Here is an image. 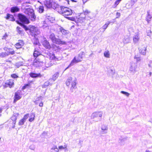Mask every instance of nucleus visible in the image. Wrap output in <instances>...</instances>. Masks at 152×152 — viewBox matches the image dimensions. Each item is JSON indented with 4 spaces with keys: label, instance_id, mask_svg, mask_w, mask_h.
I'll use <instances>...</instances> for the list:
<instances>
[{
    "label": "nucleus",
    "instance_id": "1",
    "mask_svg": "<svg viewBox=\"0 0 152 152\" xmlns=\"http://www.w3.org/2000/svg\"><path fill=\"white\" fill-rule=\"evenodd\" d=\"M141 58H133V61L130 63V66L129 68L130 72L134 74L138 70L137 64L141 61Z\"/></svg>",
    "mask_w": 152,
    "mask_h": 152
},
{
    "label": "nucleus",
    "instance_id": "2",
    "mask_svg": "<svg viewBox=\"0 0 152 152\" xmlns=\"http://www.w3.org/2000/svg\"><path fill=\"white\" fill-rule=\"evenodd\" d=\"M103 113L102 111L95 112L93 113L91 115V118L93 119L96 122L101 121Z\"/></svg>",
    "mask_w": 152,
    "mask_h": 152
},
{
    "label": "nucleus",
    "instance_id": "3",
    "mask_svg": "<svg viewBox=\"0 0 152 152\" xmlns=\"http://www.w3.org/2000/svg\"><path fill=\"white\" fill-rule=\"evenodd\" d=\"M60 9V12L64 16L71 15L72 13V10L69 8L61 6Z\"/></svg>",
    "mask_w": 152,
    "mask_h": 152
},
{
    "label": "nucleus",
    "instance_id": "4",
    "mask_svg": "<svg viewBox=\"0 0 152 152\" xmlns=\"http://www.w3.org/2000/svg\"><path fill=\"white\" fill-rule=\"evenodd\" d=\"M22 91L20 89V88L19 90L15 93L13 101V103H15L18 100L21 98L22 95H23Z\"/></svg>",
    "mask_w": 152,
    "mask_h": 152
},
{
    "label": "nucleus",
    "instance_id": "5",
    "mask_svg": "<svg viewBox=\"0 0 152 152\" xmlns=\"http://www.w3.org/2000/svg\"><path fill=\"white\" fill-rule=\"evenodd\" d=\"M82 58H74L69 64L64 69V72L71 66H73L75 64L81 61L82 60Z\"/></svg>",
    "mask_w": 152,
    "mask_h": 152
},
{
    "label": "nucleus",
    "instance_id": "6",
    "mask_svg": "<svg viewBox=\"0 0 152 152\" xmlns=\"http://www.w3.org/2000/svg\"><path fill=\"white\" fill-rule=\"evenodd\" d=\"M14 80L13 79H10L6 81L4 83L3 87L4 88L9 87L10 88H13L15 86Z\"/></svg>",
    "mask_w": 152,
    "mask_h": 152
},
{
    "label": "nucleus",
    "instance_id": "7",
    "mask_svg": "<svg viewBox=\"0 0 152 152\" xmlns=\"http://www.w3.org/2000/svg\"><path fill=\"white\" fill-rule=\"evenodd\" d=\"M31 34L35 37V35L39 34L40 33L39 31L37 28L33 26H31L29 28Z\"/></svg>",
    "mask_w": 152,
    "mask_h": 152
},
{
    "label": "nucleus",
    "instance_id": "8",
    "mask_svg": "<svg viewBox=\"0 0 152 152\" xmlns=\"http://www.w3.org/2000/svg\"><path fill=\"white\" fill-rule=\"evenodd\" d=\"M27 14L29 16V18L32 21L35 20L36 16L34 14V10L31 9H28L27 10Z\"/></svg>",
    "mask_w": 152,
    "mask_h": 152
},
{
    "label": "nucleus",
    "instance_id": "9",
    "mask_svg": "<svg viewBox=\"0 0 152 152\" xmlns=\"http://www.w3.org/2000/svg\"><path fill=\"white\" fill-rule=\"evenodd\" d=\"M50 60L51 61L49 63L47 64L46 62L45 64V66L47 67H48L52 66L53 64H55L54 62H56L57 61L60 60L61 59V58H49Z\"/></svg>",
    "mask_w": 152,
    "mask_h": 152
},
{
    "label": "nucleus",
    "instance_id": "10",
    "mask_svg": "<svg viewBox=\"0 0 152 152\" xmlns=\"http://www.w3.org/2000/svg\"><path fill=\"white\" fill-rule=\"evenodd\" d=\"M35 58L33 62V65L36 67L43 65L44 63L43 61H40L38 58Z\"/></svg>",
    "mask_w": 152,
    "mask_h": 152
},
{
    "label": "nucleus",
    "instance_id": "11",
    "mask_svg": "<svg viewBox=\"0 0 152 152\" xmlns=\"http://www.w3.org/2000/svg\"><path fill=\"white\" fill-rule=\"evenodd\" d=\"M18 17L20 22L22 23L25 24H28L29 23L28 19L24 15L21 14H19Z\"/></svg>",
    "mask_w": 152,
    "mask_h": 152
},
{
    "label": "nucleus",
    "instance_id": "12",
    "mask_svg": "<svg viewBox=\"0 0 152 152\" xmlns=\"http://www.w3.org/2000/svg\"><path fill=\"white\" fill-rule=\"evenodd\" d=\"M29 75L31 77L35 79L43 77L40 73H36L35 72H31L29 73Z\"/></svg>",
    "mask_w": 152,
    "mask_h": 152
},
{
    "label": "nucleus",
    "instance_id": "13",
    "mask_svg": "<svg viewBox=\"0 0 152 152\" xmlns=\"http://www.w3.org/2000/svg\"><path fill=\"white\" fill-rule=\"evenodd\" d=\"M29 115L28 114H25L22 118L18 122V125L22 126L23 125L26 120L28 118Z\"/></svg>",
    "mask_w": 152,
    "mask_h": 152
},
{
    "label": "nucleus",
    "instance_id": "14",
    "mask_svg": "<svg viewBox=\"0 0 152 152\" xmlns=\"http://www.w3.org/2000/svg\"><path fill=\"white\" fill-rule=\"evenodd\" d=\"M42 44L46 49H50L51 48V46L49 42L45 39H44V41L42 42Z\"/></svg>",
    "mask_w": 152,
    "mask_h": 152
},
{
    "label": "nucleus",
    "instance_id": "15",
    "mask_svg": "<svg viewBox=\"0 0 152 152\" xmlns=\"http://www.w3.org/2000/svg\"><path fill=\"white\" fill-rule=\"evenodd\" d=\"M26 114H28L29 115L28 118H29L28 121L30 122H31L34 121L35 119V114L34 113H31L30 114L27 113Z\"/></svg>",
    "mask_w": 152,
    "mask_h": 152
},
{
    "label": "nucleus",
    "instance_id": "16",
    "mask_svg": "<svg viewBox=\"0 0 152 152\" xmlns=\"http://www.w3.org/2000/svg\"><path fill=\"white\" fill-rule=\"evenodd\" d=\"M127 138L121 136L119 138L118 142V143L121 145H124L125 143V141L127 140Z\"/></svg>",
    "mask_w": 152,
    "mask_h": 152
},
{
    "label": "nucleus",
    "instance_id": "17",
    "mask_svg": "<svg viewBox=\"0 0 152 152\" xmlns=\"http://www.w3.org/2000/svg\"><path fill=\"white\" fill-rule=\"evenodd\" d=\"M58 45H66V42L64 41H62L59 38H56L54 42H53Z\"/></svg>",
    "mask_w": 152,
    "mask_h": 152
},
{
    "label": "nucleus",
    "instance_id": "18",
    "mask_svg": "<svg viewBox=\"0 0 152 152\" xmlns=\"http://www.w3.org/2000/svg\"><path fill=\"white\" fill-rule=\"evenodd\" d=\"M51 48H52L53 50L56 52H58L61 50V48H60V47L58 45H57L54 44L52 45Z\"/></svg>",
    "mask_w": 152,
    "mask_h": 152
},
{
    "label": "nucleus",
    "instance_id": "19",
    "mask_svg": "<svg viewBox=\"0 0 152 152\" xmlns=\"http://www.w3.org/2000/svg\"><path fill=\"white\" fill-rule=\"evenodd\" d=\"M24 43L23 41L21 40L18 41V42L15 45V46L17 49L21 48L23 45Z\"/></svg>",
    "mask_w": 152,
    "mask_h": 152
},
{
    "label": "nucleus",
    "instance_id": "20",
    "mask_svg": "<svg viewBox=\"0 0 152 152\" xmlns=\"http://www.w3.org/2000/svg\"><path fill=\"white\" fill-rule=\"evenodd\" d=\"M31 81L28 82L27 83L25 84L20 89L22 91H23L26 88H28L31 85V83H32Z\"/></svg>",
    "mask_w": 152,
    "mask_h": 152
},
{
    "label": "nucleus",
    "instance_id": "21",
    "mask_svg": "<svg viewBox=\"0 0 152 152\" xmlns=\"http://www.w3.org/2000/svg\"><path fill=\"white\" fill-rule=\"evenodd\" d=\"M59 31H58V34H59V32H61L63 35H66L68 33V31L65 30L62 27H61L59 29Z\"/></svg>",
    "mask_w": 152,
    "mask_h": 152
},
{
    "label": "nucleus",
    "instance_id": "22",
    "mask_svg": "<svg viewBox=\"0 0 152 152\" xmlns=\"http://www.w3.org/2000/svg\"><path fill=\"white\" fill-rule=\"evenodd\" d=\"M19 114L18 113H14L12 116L11 117L10 120H12V121L15 122L16 123V121L17 118V117L19 116Z\"/></svg>",
    "mask_w": 152,
    "mask_h": 152
},
{
    "label": "nucleus",
    "instance_id": "23",
    "mask_svg": "<svg viewBox=\"0 0 152 152\" xmlns=\"http://www.w3.org/2000/svg\"><path fill=\"white\" fill-rule=\"evenodd\" d=\"M86 17L83 14H81L80 17L78 18V21L82 23L84 22L86 20Z\"/></svg>",
    "mask_w": 152,
    "mask_h": 152
},
{
    "label": "nucleus",
    "instance_id": "24",
    "mask_svg": "<svg viewBox=\"0 0 152 152\" xmlns=\"http://www.w3.org/2000/svg\"><path fill=\"white\" fill-rule=\"evenodd\" d=\"M45 4L48 8H50L52 7V4L53 2H51L50 1H46L44 2Z\"/></svg>",
    "mask_w": 152,
    "mask_h": 152
},
{
    "label": "nucleus",
    "instance_id": "25",
    "mask_svg": "<svg viewBox=\"0 0 152 152\" xmlns=\"http://www.w3.org/2000/svg\"><path fill=\"white\" fill-rule=\"evenodd\" d=\"M140 39L139 34L138 33L136 35L134 36L133 38V41L134 43H136L139 41Z\"/></svg>",
    "mask_w": 152,
    "mask_h": 152
},
{
    "label": "nucleus",
    "instance_id": "26",
    "mask_svg": "<svg viewBox=\"0 0 152 152\" xmlns=\"http://www.w3.org/2000/svg\"><path fill=\"white\" fill-rule=\"evenodd\" d=\"M51 152H59V150L58 149L57 146L56 145H54L51 149Z\"/></svg>",
    "mask_w": 152,
    "mask_h": 152
},
{
    "label": "nucleus",
    "instance_id": "27",
    "mask_svg": "<svg viewBox=\"0 0 152 152\" xmlns=\"http://www.w3.org/2000/svg\"><path fill=\"white\" fill-rule=\"evenodd\" d=\"M6 19L11 21H14L15 20L12 15L8 14L7 15Z\"/></svg>",
    "mask_w": 152,
    "mask_h": 152
},
{
    "label": "nucleus",
    "instance_id": "28",
    "mask_svg": "<svg viewBox=\"0 0 152 152\" xmlns=\"http://www.w3.org/2000/svg\"><path fill=\"white\" fill-rule=\"evenodd\" d=\"M33 54L34 57H37L41 55L40 53L36 50V48L35 49Z\"/></svg>",
    "mask_w": 152,
    "mask_h": 152
},
{
    "label": "nucleus",
    "instance_id": "29",
    "mask_svg": "<svg viewBox=\"0 0 152 152\" xmlns=\"http://www.w3.org/2000/svg\"><path fill=\"white\" fill-rule=\"evenodd\" d=\"M72 78L71 77H68L67 80L66 82V86H67L68 87L70 85V83H71V81L72 80Z\"/></svg>",
    "mask_w": 152,
    "mask_h": 152
},
{
    "label": "nucleus",
    "instance_id": "30",
    "mask_svg": "<svg viewBox=\"0 0 152 152\" xmlns=\"http://www.w3.org/2000/svg\"><path fill=\"white\" fill-rule=\"evenodd\" d=\"M49 38L52 40V42H54L56 38L54 34L53 33H51L49 36Z\"/></svg>",
    "mask_w": 152,
    "mask_h": 152
},
{
    "label": "nucleus",
    "instance_id": "31",
    "mask_svg": "<svg viewBox=\"0 0 152 152\" xmlns=\"http://www.w3.org/2000/svg\"><path fill=\"white\" fill-rule=\"evenodd\" d=\"M59 75V73L58 72H56L53 75L52 79L55 81L58 77Z\"/></svg>",
    "mask_w": 152,
    "mask_h": 152
},
{
    "label": "nucleus",
    "instance_id": "32",
    "mask_svg": "<svg viewBox=\"0 0 152 152\" xmlns=\"http://www.w3.org/2000/svg\"><path fill=\"white\" fill-rule=\"evenodd\" d=\"M140 51V53L141 54H142L143 55H145L146 53V48L145 47L143 48H139Z\"/></svg>",
    "mask_w": 152,
    "mask_h": 152
},
{
    "label": "nucleus",
    "instance_id": "33",
    "mask_svg": "<svg viewBox=\"0 0 152 152\" xmlns=\"http://www.w3.org/2000/svg\"><path fill=\"white\" fill-rule=\"evenodd\" d=\"M148 13V15L146 17V20L148 23H149V22L151 21V16L150 14V12L149 11H148L147 12Z\"/></svg>",
    "mask_w": 152,
    "mask_h": 152
},
{
    "label": "nucleus",
    "instance_id": "34",
    "mask_svg": "<svg viewBox=\"0 0 152 152\" xmlns=\"http://www.w3.org/2000/svg\"><path fill=\"white\" fill-rule=\"evenodd\" d=\"M19 9L17 7H13L11 8V11L12 12H18Z\"/></svg>",
    "mask_w": 152,
    "mask_h": 152
},
{
    "label": "nucleus",
    "instance_id": "35",
    "mask_svg": "<svg viewBox=\"0 0 152 152\" xmlns=\"http://www.w3.org/2000/svg\"><path fill=\"white\" fill-rule=\"evenodd\" d=\"M10 75L11 77L14 79H16L19 77L18 74L16 73L12 74Z\"/></svg>",
    "mask_w": 152,
    "mask_h": 152
},
{
    "label": "nucleus",
    "instance_id": "36",
    "mask_svg": "<svg viewBox=\"0 0 152 152\" xmlns=\"http://www.w3.org/2000/svg\"><path fill=\"white\" fill-rule=\"evenodd\" d=\"M76 85V82L75 80L73 81L72 83V86L70 88L71 90L72 89H75L76 88H77Z\"/></svg>",
    "mask_w": 152,
    "mask_h": 152
},
{
    "label": "nucleus",
    "instance_id": "37",
    "mask_svg": "<svg viewBox=\"0 0 152 152\" xmlns=\"http://www.w3.org/2000/svg\"><path fill=\"white\" fill-rule=\"evenodd\" d=\"M24 63L23 62H18L15 64V66L17 68H19L20 66H22L23 65Z\"/></svg>",
    "mask_w": 152,
    "mask_h": 152
},
{
    "label": "nucleus",
    "instance_id": "38",
    "mask_svg": "<svg viewBox=\"0 0 152 152\" xmlns=\"http://www.w3.org/2000/svg\"><path fill=\"white\" fill-rule=\"evenodd\" d=\"M110 23V21H108L106 22L105 24L102 26V28L104 30V31L107 27L108 25Z\"/></svg>",
    "mask_w": 152,
    "mask_h": 152
},
{
    "label": "nucleus",
    "instance_id": "39",
    "mask_svg": "<svg viewBox=\"0 0 152 152\" xmlns=\"http://www.w3.org/2000/svg\"><path fill=\"white\" fill-rule=\"evenodd\" d=\"M6 123H8L9 125V126H11V125L13 124H16L15 122L12 121V120L9 119L7 121Z\"/></svg>",
    "mask_w": 152,
    "mask_h": 152
},
{
    "label": "nucleus",
    "instance_id": "40",
    "mask_svg": "<svg viewBox=\"0 0 152 152\" xmlns=\"http://www.w3.org/2000/svg\"><path fill=\"white\" fill-rule=\"evenodd\" d=\"M38 11L40 13H42L44 11V7L42 6H40L38 8Z\"/></svg>",
    "mask_w": 152,
    "mask_h": 152
},
{
    "label": "nucleus",
    "instance_id": "41",
    "mask_svg": "<svg viewBox=\"0 0 152 152\" xmlns=\"http://www.w3.org/2000/svg\"><path fill=\"white\" fill-rule=\"evenodd\" d=\"M49 82L48 81H47L42 85V87L43 88H46L49 86Z\"/></svg>",
    "mask_w": 152,
    "mask_h": 152
},
{
    "label": "nucleus",
    "instance_id": "42",
    "mask_svg": "<svg viewBox=\"0 0 152 152\" xmlns=\"http://www.w3.org/2000/svg\"><path fill=\"white\" fill-rule=\"evenodd\" d=\"M104 56L105 57H109L110 56V53L108 50H106L104 53Z\"/></svg>",
    "mask_w": 152,
    "mask_h": 152
},
{
    "label": "nucleus",
    "instance_id": "43",
    "mask_svg": "<svg viewBox=\"0 0 152 152\" xmlns=\"http://www.w3.org/2000/svg\"><path fill=\"white\" fill-rule=\"evenodd\" d=\"M108 72L109 73H111L112 76V77H113V75H115V70L111 69L110 70L108 71Z\"/></svg>",
    "mask_w": 152,
    "mask_h": 152
},
{
    "label": "nucleus",
    "instance_id": "44",
    "mask_svg": "<svg viewBox=\"0 0 152 152\" xmlns=\"http://www.w3.org/2000/svg\"><path fill=\"white\" fill-rule=\"evenodd\" d=\"M121 93L126 96L127 97H129L130 95V94L129 93L124 91H121Z\"/></svg>",
    "mask_w": 152,
    "mask_h": 152
},
{
    "label": "nucleus",
    "instance_id": "45",
    "mask_svg": "<svg viewBox=\"0 0 152 152\" xmlns=\"http://www.w3.org/2000/svg\"><path fill=\"white\" fill-rule=\"evenodd\" d=\"M83 13H82V14H83L84 15L86 16V15H87L90 13V11L87 10H86L83 11Z\"/></svg>",
    "mask_w": 152,
    "mask_h": 152
},
{
    "label": "nucleus",
    "instance_id": "46",
    "mask_svg": "<svg viewBox=\"0 0 152 152\" xmlns=\"http://www.w3.org/2000/svg\"><path fill=\"white\" fill-rule=\"evenodd\" d=\"M101 129L103 131H104L106 130H107V127L105 126H104V125H102V126L101 127Z\"/></svg>",
    "mask_w": 152,
    "mask_h": 152
},
{
    "label": "nucleus",
    "instance_id": "47",
    "mask_svg": "<svg viewBox=\"0 0 152 152\" xmlns=\"http://www.w3.org/2000/svg\"><path fill=\"white\" fill-rule=\"evenodd\" d=\"M17 31L18 33L19 34H21L22 33V32L23 31L22 30V29L18 27L17 28Z\"/></svg>",
    "mask_w": 152,
    "mask_h": 152
},
{
    "label": "nucleus",
    "instance_id": "48",
    "mask_svg": "<svg viewBox=\"0 0 152 152\" xmlns=\"http://www.w3.org/2000/svg\"><path fill=\"white\" fill-rule=\"evenodd\" d=\"M34 45H38L39 44L38 40L37 38L34 39Z\"/></svg>",
    "mask_w": 152,
    "mask_h": 152
},
{
    "label": "nucleus",
    "instance_id": "49",
    "mask_svg": "<svg viewBox=\"0 0 152 152\" xmlns=\"http://www.w3.org/2000/svg\"><path fill=\"white\" fill-rule=\"evenodd\" d=\"M66 18L68 19L71 20L72 21H75V19L74 17H65Z\"/></svg>",
    "mask_w": 152,
    "mask_h": 152
},
{
    "label": "nucleus",
    "instance_id": "50",
    "mask_svg": "<svg viewBox=\"0 0 152 152\" xmlns=\"http://www.w3.org/2000/svg\"><path fill=\"white\" fill-rule=\"evenodd\" d=\"M64 147H65L64 145V146L60 145L58 146V149L59 150H60L61 151L64 150Z\"/></svg>",
    "mask_w": 152,
    "mask_h": 152
},
{
    "label": "nucleus",
    "instance_id": "51",
    "mask_svg": "<svg viewBox=\"0 0 152 152\" xmlns=\"http://www.w3.org/2000/svg\"><path fill=\"white\" fill-rule=\"evenodd\" d=\"M47 133H48V132H46L44 131L41 134V136H42L45 137L46 135H47Z\"/></svg>",
    "mask_w": 152,
    "mask_h": 152
},
{
    "label": "nucleus",
    "instance_id": "52",
    "mask_svg": "<svg viewBox=\"0 0 152 152\" xmlns=\"http://www.w3.org/2000/svg\"><path fill=\"white\" fill-rule=\"evenodd\" d=\"M129 40V39L128 38H124L123 40V41L124 43H126L128 42V41Z\"/></svg>",
    "mask_w": 152,
    "mask_h": 152
},
{
    "label": "nucleus",
    "instance_id": "53",
    "mask_svg": "<svg viewBox=\"0 0 152 152\" xmlns=\"http://www.w3.org/2000/svg\"><path fill=\"white\" fill-rule=\"evenodd\" d=\"M65 147H64V149L65 152H66L68 151V149L67 148V145L66 144L64 145Z\"/></svg>",
    "mask_w": 152,
    "mask_h": 152
},
{
    "label": "nucleus",
    "instance_id": "54",
    "mask_svg": "<svg viewBox=\"0 0 152 152\" xmlns=\"http://www.w3.org/2000/svg\"><path fill=\"white\" fill-rule=\"evenodd\" d=\"M42 98V96H40L39 97H38V98H37V100H36L35 102L36 104H37V101L39 100L40 99H41Z\"/></svg>",
    "mask_w": 152,
    "mask_h": 152
},
{
    "label": "nucleus",
    "instance_id": "55",
    "mask_svg": "<svg viewBox=\"0 0 152 152\" xmlns=\"http://www.w3.org/2000/svg\"><path fill=\"white\" fill-rule=\"evenodd\" d=\"M116 15V18H118L120 17V15H121V14L119 12H117Z\"/></svg>",
    "mask_w": 152,
    "mask_h": 152
},
{
    "label": "nucleus",
    "instance_id": "56",
    "mask_svg": "<svg viewBox=\"0 0 152 152\" xmlns=\"http://www.w3.org/2000/svg\"><path fill=\"white\" fill-rule=\"evenodd\" d=\"M49 55V57H55V56L54 54L53 53H50Z\"/></svg>",
    "mask_w": 152,
    "mask_h": 152
},
{
    "label": "nucleus",
    "instance_id": "57",
    "mask_svg": "<svg viewBox=\"0 0 152 152\" xmlns=\"http://www.w3.org/2000/svg\"><path fill=\"white\" fill-rule=\"evenodd\" d=\"M27 2L23 3L22 4V5L23 6L29 7V6L27 5Z\"/></svg>",
    "mask_w": 152,
    "mask_h": 152
},
{
    "label": "nucleus",
    "instance_id": "58",
    "mask_svg": "<svg viewBox=\"0 0 152 152\" xmlns=\"http://www.w3.org/2000/svg\"><path fill=\"white\" fill-rule=\"evenodd\" d=\"M43 103L41 101L39 104V106L40 107H42L43 106Z\"/></svg>",
    "mask_w": 152,
    "mask_h": 152
},
{
    "label": "nucleus",
    "instance_id": "59",
    "mask_svg": "<svg viewBox=\"0 0 152 152\" xmlns=\"http://www.w3.org/2000/svg\"><path fill=\"white\" fill-rule=\"evenodd\" d=\"M3 108H2V107L0 108V113L2 112V110H3ZM1 115L0 114V116H1Z\"/></svg>",
    "mask_w": 152,
    "mask_h": 152
},
{
    "label": "nucleus",
    "instance_id": "60",
    "mask_svg": "<svg viewBox=\"0 0 152 152\" xmlns=\"http://www.w3.org/2000/svg\"><path fill=\"white\" fill-rule=\"evenodd\" d=\"M9 53L10 54L12 55L14 53V51H10Z\"/></svg>",
    "mask_w": 152,
    "mask_h": 152
},
{
    "label": "nucleus",
    "instance_id": "61",
    "mask_svg": "<svg viewBox=\"0 0 152 152\" xmlns=\"http://www.w3.org/2000/svg\"><path fill=\"white\" fill-rule=\"evenodd\" d=\"M15 124H13L12 125H11V126H12V128L14 129V128H15Z\"/></svg>",
    "mask_w": 152,
    "mask_h": 152
},
{
    "label": "nucleus",
    "instance_id": "62",
    "mask_svg": "<svg viewBox=\"0 0 152 152\" xmlns=\"http://www.w3.org/2000/svg\"><path fill=\"white\" fill-rule=\"evenodd\" d=\"M32 147V146H31L29 147V148L30 149L32 150H34V148H32V147Z\"/></svg>",
    "mask_w": 152,
    "mask_h": 152
},
{
    "label": "nucleus",
    "instance_id": "63",
    "mask_svg": "<svg viewBox=\"0 0 152 152\" xmlns=\"http://www.w3.org/2000/svg\"><path fill=\"white\" fill-rule=\"evenodd\" d=\"M48 25L47 24H46L45 25H44L42 26V27L43 28H45V27H47Z\"/></svg>",
    "mask_w": 152,
    "mask_h": 152
},
{
    "label": "nucleus",
    "instance_id": "64",
    "mask_svg": "<svg viewBox=\"0 0 152 152\" xmlns=\"http://www.w3.org/2000/svg\"><path fill=\"white\" fill-rule=\"evenodd\" d=\"M148 75H149V77H151L152 75V72H150Z\"/></svg>",
    "mask_w": 152,
    "mask_h": 152
}]
</instances>
